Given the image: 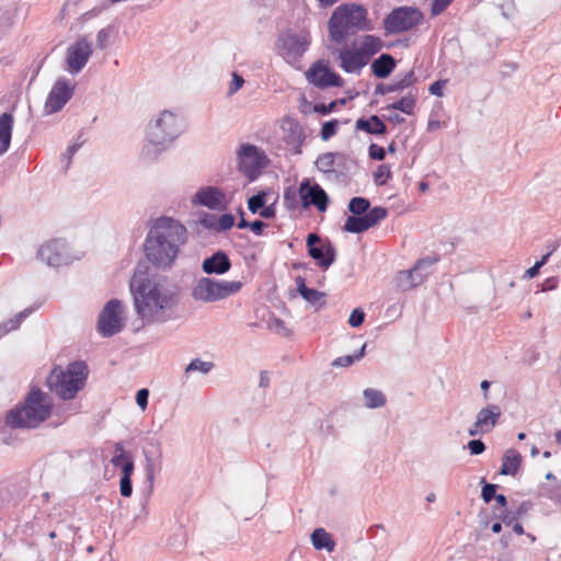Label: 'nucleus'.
Instances as JSON below:
<instances>
[{"instance_id": "f257e3e1", "label": "nucleus", "mask_w": 561, "mask_h": 561, "mask_svg": "<svg viewBox=\"0 0 561 561\" xmlns=\"http://www.w3.org/2000/svg\"><path fill=\"white\" fill-rule=\"evenodd\" d=\"M136 312L146 323L163 321L164 311L173 305L172 295L147 273L137 271L129 284Z\"/></svg>"}, {"instance_id": "f03ea898", "label": "nucleus", "mask_w": 561, "mask_h": 561, "mask_svg": "<svg viewBox=\"0 0 561 561\" xmlns=\"http://www.w3.org/2000/svg\"><path fill=\"white\" fill-rule=\"evenodd\" d=\"M53 411L49 397L41 389H32L24 402L7 414L5 423L13 428H34L46 421Z\"/></svg>"}, {"instance_id": "7ed1b4c3", "label": "nucleus", "mask_w": 561, "mask_h": 561, "mask_svg": "<svg viewBox=\"0 0 561 561\" xmlns=\"http://www.w3.org/2000/svg\"><path fill=\"white\" fill-rule=\"evenodd\" d=\"M328 28L331 39L341 44L350 34L357 31H370L371 24L367 19V10L363 5L343 3L333 11L328 22Z\"/></svg>"}, {"instance_id": "20e7f679", "label": "nucleus", "mask_w": 561, "mask_h": 561, "mask_svg": "<svg viewBox=\"0 0 561 561\" xmlns=\"http://www.w3.org/2000/svg\"><path fill=\"white\" fill-rule=\"evenodd\" d=\"M382 41L375 35H363L339 51L340 67L347 73H359L373 56L382 49Z\"/></svg>"}, {"instance_id": "39448f33", "label": "nucleus", "mask_w": 561, "mask_h": 561, "mask_svg": "<svg viewBox=\"0 0 561 561\" xmlns=\"http://www.w3.org/2000/svg\"><path fill=\"white\" fill-rule=\"evenodd\" d=\"M88 374V366L83 362H75L66 369L54 368L47 378V385L62 400H70L84 387Z\"/></svg>"}, {"instance_id": "423d86ee", "label": "nucleus", "mask_w": 561, "mask_h": 561, "mask_svg": "<svg viewBox=\"0 0 561 561\" xmlns=\"http://www.w3.org/2000/svg\"><path fill=\"white\" fill-rule=\"evenodd\" d=\"M243 287L240 280H215L208 277L201 278L192 290L196 300L214 302L238 294Z\"/></svg>"}, {"instance_id": "0eeeda50", "label": "nucleus", "mask_w": 561, "mask_h": 561, "mask_svg": "<svg viewBox=\"0 0 561 561\" xmlns=\"http://www.w3.org/2000/svg\"><path fill=\"white\" fill-rule=\"evenodd\" d=\"M147 238L153 239L152 251L159 247L160 241H164L170 247H181L186 242L187 231L186 228L170 217H161L156 220L150 229Z\"/></svg>"}, {"instance_id": "6e6552de", "label": "nucleus", "mask_w": 561, "mask_h": 561, "mask_svg": "<svg viewBox=\"0 0 561 561\" xmlns=\"http://www.w3.org/2000/svg\"><path fill=\"white\" fill-rule=\"evenodd\" d=\"M239 170L250 181L255 180L268 160L263 150L250 144H242L238 150Z\"/></svg>"}, {"instance_id": "1a4fd4ad", "label": "nucleus", "mask_w": 561, "mask_h": 561, "mask_svg": "<svg viewBox=\"0 0 561 561\" xmlns=\"http://www.w3.org/2000/svg\"><path fill=\"white\" fill-rule=\"evenodd\" d=\"M423 18V13L419 9L401 7L388 14L383 26L388 34H399L421 24Z\"/></svg>"}, {"instance_id": "9d476101", "label": "nucleus", "mask_w": 561, "mask_h": 561, "mask_svg": "<svg viewBox=\"0 0 561 561\" xmlns=\"http://www.w3.org/2000/svg\"><path fill=\"white\" fill-rule=\"evenodd\" d=\"M181 131V123L175 114L163 111L148 128L147 137L153 145H162L174 139Z\"/></svg>"}, {"instance_id": "9b49d317", "label": "nucleus", "mask_w": 561, "mask_h": 561, "mask_svg": "<svg viewBox=\"0 0 561 561\" xmlns=\"http://www.w3.org/2000/svg\"><path fill=\"white\" fill-rule=\"evenodd\" d=\"M123 308L118 300H110L99 317L98 328L104 336H112L123 327Z\"/></svg>"}, {"instance_id": "f8f14e48", "label": "nucleus", "mask_w": 561, "mask_h": 561, "mask_svg": "<svg viewBox=\"0 0 561 561\" xmlns=\"http://www.w3.org/2000/svg\"><path fill=\"white\" fill-rule=\"evenodd\" d=\"M306 77L310 83L320 89H327L330 87L341 88L344 84L342 77L332 71L322 60L314 62L306 72Z\"/></svg>"}, {"instance_id": "ddd939ff", "label": "nucleus", "mask_w": 561, "mask_h": 561, "mask_svg": "<svg viewBox=\"0 0 561 561\" xmlns=\"http://www.w3.org/2000/svg\"><path fill=\"white\" fill-rule=\"evenodd\" d=\"M307 247L309 255L317 262L322 270L329 268L335 261V249L330 242L322 243L317 233H310L307 237Z\"/></svg>"}, {"instance_id": "4468645a", "label": "nucleus", "mask_w": 561, "mask_h": 561, "mask_svg": "<svg viewBox=\"0 0 561 561\" xmlns=\"http://www.w3.org/2000/svg\"><path fill=\"white\" fill-rule=\"evenodd\" d=\"M75 87L67 79H58L46 99L44 111L46 114L59 112L71 99Z\"/></svg>"}, {"instance_id": "2eb2a0df", "label": "nucleus", "mask_w": 561, "mask_h": 561, "mask_svg": "<svg viewBox=\"0 0 561 561\" xmlns=\"http://www.w3.org/2000/svg\"><path fill=\"white\" fill-rule=\"evenodd\" d=\"M153 239L147 238L145 251L148 260L157 266L169 267L174 262L179 253V247H170L164 241H160L159 247L152 252Z\"/></svg>"}, {"instance_id": "dca6fc26", "label": "nucleus", "mask_w": 561, "mask_h": 561, "mask_svg": "<svg viewBox=\"0 0 561 561\" xmlns=\"http://www.w3.org/2000/svg\"><path fill=\"white\" fill-rule=\"evenodd\" d=\"M92 54V45L85 38H79L69 46L67 51V65L70 72H79L87 65Z\"/></svg>"}, {"instance_id": "f3484780", "label": "nucleus", "mask_w": 561, "mask_h": 561, "mask_svg": "<svg viewBox=\"0 0 561 561\" xmlns=\"http://www.w3.org/2000/svg\"><path fill=\"white\" fill-rule=\"evenodd\" d=\"M299 195L304 208L312 205L319 211L327 210L329 197L319 184L310 185L308 181L302 182L299 186Z\"/></svg>"}, {"instance_id": "a211bd4d", "label": "nucleus", "mask_w": 561, "mask_h": 561, "mask_svg": "<svg viewBox=\"0 0 561 561\" xmlns=\"http://www.w3.org/2000/svg\"><path fill=\"white\" fill-rule=\"evenodd\" d=\"M501 416V409L499 405L491 404L486 408H483L477 414L476 422L468 430L470 436H477L479 434H484L491 432L496 425L499 419Z\"/></svg>"}, {"instance_id": "6ab92c4d", "label": "nucleus", "mask_w": 561, "mask_h": 561, "mask_svg": "<svg viewBox=\"0 0 561 561\" xmlns=\"http://www.w3.org/2000/svg\"><path fill=\"white\" fill-rule=\"evenodd\" d=\"M67 256V245L61 240H50L38 250V257L49 266L61 265Z\"/></svg>"}, {"instance_id": "aec40b11", "label": "nucleus", "mask_w": 561, "mask_h": 561, "mask_svg": "<svg viewBox=\"0 0 561 561\" xmlns=\"http://www.w3.org/2000/svg\"><path fill=\"white\" fill-rule=\"evenodd\" d=\"M193 203L206 206L210 209L222 210L227 207L228 201L221 190L207 186L194 195Z\"/></svg>"}, {"instance_id": "412c9836", "label": "nucleus", "mask_w": 561, "mask_h": 561, "mask_svg": "<svg viewBox=\"0 0 561 561\" xmlns=\"http://www.w3.org/2000/svg\"><path fill=\"white\" fill-rule=\"evenodd\" d=\"M310 45V35L288 34L283 38V49L287 58L297 59L301 57Z\"/></svg>"}, {"instance_id": "4be33fe9", "label": "nucleus", "mask_w": 561, "mask_h": 561, "mask_svg": "<svg viewBox=\"0 0 561 561\" xmlns=\"http://www.w3.org/2000/svg\"><path fill=\"white\" fill-rule=\"evenodd\" d=\"M202 267L206 274L221 275L230 270L231 262L225 252L217 251L211 256L203 261Z\"/></svg>"}, {"instance_id": "5701e85b", "label": "nucleus", "mask_w": 561, "mask_h": 561, "mask_svg": "<svg viewBox=\"0 0 561 561\" xmlns=\"http://www.w3.org/2000/svg\"><path fill=\"white\" fill-rule=\"evenodd\" d=\"M280 127L287 144H300L304 140V128L297 119L284 117Z\"/></svg>"}, {"instance_id": "b1692460", "label": "nucleus", "mask_w": 561, "mask_h": 561, "mask_svg": "<svg viewBox=\"0 0 561 561\" xmlns=\"http://www.w3.org/2000/svg\"><path fill=\"white\" fill-rule=\"evenodd\" d=\"M522 455L516 449H507L502 458L500 473L504 476H515L522 466Z\"/></svg>"}, {"instance_id": "393cba45", "label": "nucleus", "mask_w": 561, "mask_h": 561, "mask_svg": "<svg viewBox=\"0 0 561 561\" xmlns=\"http://www.w3.org/2000/svg\"><path fill=\"white\" fill-rule=\"evenodd\" d=\"M14 125V117L10 113L0 115V156L8 151Z\"/></svg>"}, {"instance_id": "a878e982", "label": "nucleus", "mask_w": 561, "mask_h": 561, "mask_svg": "<svg viewBox=\"0 0 561 561\" xmlns=\"http://www.w3.org/2000/svg\"><path fill=\"white\" fill-rule=\"evenodd\" d=\"M424 264V261H420L414 268L409 271H402L397 276V286L402 290H409L417 286L423 282V276L415 277L414 275Z\"/></svg>"}, {"instance_id": "bb28decb", "label": "nucleus", "mask_w": 561, "mask_h": 561, "mask_svg": "<svg viewBox=\"0 0 561 561\" xmlns=\"http://www.w3.org/2000/svg\"><path fill=\"white\" fill-rule=\"evenodd\" d=\"M355 127L370 135H385L387 133L386 124L377 115H371L367 119L358 118Z\"/></svg>"}, {"instance_id": "cd10ccee", "label": "nucleus", "mask_w": 561, "mask_h": 561, "mask_svg": "<svg viewBox=\"0 0 561 561\" xmlns=\"http://www.w3.org/2000/svg\"><path fill=\"white\" fill-rule=\"evenodd\" d=\"M396 68V60L389 54H382L371 64L373 73L380 79L387 78Z\"/></svg>"}, {"instance_id": "c85d7f7f", "label": "nucleus", "mask_w": 561, "mask_h": 561, "mask_svg": "<svg viewBox=\"0 0 561 561\" xmlns=\"http://www.w3.org/2000/svg\"><path fill=\"white\" fill-rule=\"evenodd\" d=\"M343 160V156L335 152H324L316 160V167L323 173L334 172L337 161Z\"/></svg>"}, {"instance_id": "c756f323", "label": "nucleus", "mask_w": 561, "mask_h": 561, "mask_svg": "<svg viewBox=\"0 0 561 561\" xmlns=\"http://www.w3.org/2000/svg\"><path fill=\"white\" fill-rule=\"evenodd\" d=\"M311 541L317 550L325 549L329 552L334 550L335 542L332 536L323 528H317L311 535Z\"/></svg>"}, {"instance_id": "7c9ffc66", "label": "nucleus", "mask_w": 561, "mask_h": 561, "mask_svg": "<svg viewBox=\"0 0 561 561\" xmlns=\"http://www.w3.org/2000/svg\"><path fill=\"white\" fill-rule=\"evenodd\" d=\"M370 227L366 215L350 216L345 220L344 229L348 232L360 233L368 230Z\"/></svg>"}, {"instance_id": "2f4dec72", "label": "nucleus", "mask_w": 561, "mask_h": 561, "mask_svg": "<svg viewBox=\"0 0 561 561\" xmlns=\"http://www.w3.org/2000/svg\"><path fill=\"white\" fill-rule=\"evenodd\" d=\"M296 285L298 288L299 294L304 299H306L309 302L316 304L318 302L322 297L323 294L306 286L305 278L298 276L296 278Z\"/></svg>"}, {"instance_id": "473e14b6", "label": "nucleus", "mask_w": 561, "mask_h": 561, "mask_svg": "<svg viewBox=\"0 0 561 561\" xmlns=\"http://www.w3.org/2000/svg\"><path fill=\"white\" fill-rule=\"evenodd\" d=\"M415 82H416V77L414 75V71L410 70L397 82L386 85L382 92L390 93V92L401 91V90H404L405 88L413 85Z\"/></svg>"}, {"instance_id": "72a5a7b5", "label": "nucleus", "mask_w": 561, "mask_h": 561, "mask_svg": "<svg viewBox=\"0 0 561 561\" xmlns=\"http://www.w3.org/2000/svg\"><path fill=\"white\" fill-rule=\"evenodd\" d=\"M363 394L365 398L366 407L369 409L380 408L386 404V397L379 390L369 388L364 390Z\"/></svg>"}, {"instance_id": "f704fd0d", "label": "nucleus", "mask_w": 561, "mask_h": 561, "mask_svg": "<svg viewBox=\"0 0 561 561\" xmlns=\"http://www.w3.org/2000/svg\"><path fill=\"white\" fill-rule=\"evenodd\" d=\"M416 96L415 94L409 93L408 95L401 98L399 101L389 104L387 107L392 110L401 111L405 114H412L415 107Z\"/></svg>"}, {"instance_id": "c9c22d12", "label": "nucleus", "mask_w": 561, "mask_h": 561, "mask_svg": "<svg viewBox=\"0 0 561 561\" xmlns=\"http://www.w3.org/2000/svg\"><path fill=\"white\" fill-rule=\"evenodd\" d=\"M369 201L364 197H353L350 201L348 209L351 213H353L355 216H362L367 214L369 209Z\"/></svg>"}, {"instance_id": "e433bc0d", "label": "nucleus", "mask_w": 561, "mask_h": 561, "mask_svg": "<svg viewBox=\"0 0 561 561\" xmlns=\"http://www.w3.org/2000/svg\"><path fill=\"white\" fill-rule=\"evenodd\" d=\"M392 173L390 167L386 164H380L377 167L374 172V181L377 185H385L388 180L391 178Z\"/></svg>"}, {"instance_id": "4c0bfd02", "label": "nucleus", "mask_w": 561, "mask_h": 561, "mask_svg": "<svg viewBox=\"0 0 561 561\" xmlns=\"http://www.w3.org/2000/svg\"><path fill=\"white\" fill-rule=\"evenodd\" d=\"M265 197H266V193L265 192H260L256 195H253L248 201V208H249V210L252 214L259 213L263 208L265 203H266Z\"/></svg>"}, {"instance_id": "58836bf2", "label": "nucleus", "mask_w": 561, "mask_h": 561, "mask_svg": "<svg viewBox=\"0 0 561 561\" xmlns=\"http://www.w3.org/2000/svg\"><path fill=\"white\" fill-rule=\"evenodd\" d=\"M130 458L131 457L125 451L122 443H116L114 456L111 460L112 465L116 468L122 467L124 461H126V459H130Z\"/></svg>"}, {"instance_id": "ea45409f", "label": "nucleus", "mask_w": 561, "mask_h": 561, "mask_svg": "<svg viewBox=\"0 0 561 561\" xmlns=\"http://www.w3.org/2000/svg\"><path fill=\"white\" fill-rule=\"evenodd\" d=\"M387 209L382 207H374L369 211H367L366 217L368 219V222L370 227H374L377 225L380 220L385 219L387 217Z\"/></svg>"}, {"instance_id": "a19ab883", "label": "nucleus", "mask_w": 561, "mask_h": 561, "mask_svg": "<svg viewBox=\"0 0 561 561\" xmlns=\"http://www.w3.org/2000/svg\"><path fill=\"white\" fill-rule=\"evenodd\" d=\"M27 316V312L26 311H23V312H20L15 318L13 319H10L8 322H5L3 324L2 328H0V330L3 332V333H7L11 330H15L20 327L21 322L23 321V319Z\"/></svg>"}, {"instance_id": "79ce46f5", "label": "nucleus", "mask_w": 561, "mask_h": 561, "mask_svg": "<svg viewBox=\"0 0 561 561\" xmlns=\"http://www.w3.org/2000/svg\"><path fill=\"white\" fill-rule=\"evenodd\" d=\"M211 367H213V364L209 362H202L199 359H194L188 364L185 371L190 373V371L199 370L202 373H208L211 369Z\"/></svg>"}, {"instance_id": "37998d69", "label": "nucleus", "mask_w": 561, "mask_h": 561, "mask_svg": "<svg viewBox=\"0 0 561 561\" xmlns=\"http://www.w3.org/2000/svg\"><path fill=\"white\" fill-rule=\"evenodd\" d=\"M337 122L335 119L329 121L322 125L321 128V138L323 140H329L336 134Z\"/></svg>"}, {"instance_id": "c03bdc74", "label": "nucleus", "mask_w": 561, "mask_h": 561, "mask_svg": "<svg viewBox=\"0 0 561 561\" xmlns=\"http://www.w3.org/2000/svg\"><path fill=\"white\" fill-rule=\"evenodd\" d=\"M454 0H434L431 7V15L437 16L442 14Z\"/></svg>"}, {"instance_id": "a18cd8bd", "label": "nucleus", "mask_w": 561, "mask_h": 561, "mask_svg": "<svg viewBox=\"0 0 561 561\" xmlns=\"http://www.w3.org/2000/svg\"><path fill=\"white\" fill-rule=\"evenodd\" d=\"M234 225V217L231 214H224L217 221V230L226 231Z\"/></svg>"}, {"instance_id": "49530a36", "label": "nucleus", "mask_w": 561, "mask_h": 561, "mask_svg": "<svg viewBox=\"0 0 561 561\" xmlns=\"http://www.w3.org/2000/svg\"><path fill=\"white\" fill-rule=\"evenodd\" d=\"M119 492L122 496L129 497L133 493L131 478L121 477L119 480Z\"/></svg>"}, {"instance_id": "de8ad7c7", "label": "nucleus", "mask_w": 561, "mask_h": 561, "mask_svg": "<svg viewBox=\"0 0 561 561\" xmlns=\"http://www.w3.org/2000/svg\"><path fill=\"white\" fill-rule=\"evenodd\" d=\"M365 319V313L360 309H354L348 318V323L353 328L359 327Z\"/></svg>"}, {"instance_id": "09e8293b", "label": "nucleus", "mask_w": 561, "mask_h": 561, "mask_svg": "<svg viewBox=\"0 0 561 561\" xmlns=\"http://www.w3.org/2000/svg\"><path fill=\"white\" fill-rule=\"evenodd\" d=\"M368 152H369V157L374 160L381 161L386 157V150L376 144H371L369 146Z\"/></svg>"}, {"instance_id": "8fccbe9b", "label": "nucleus", "mask_w": 561, "mask_h": 561, "mask_svg": "<svg viewBox=\"0 0 561 561\" xmlns=\"http://www.w3.org/2000/svg\"><path fill=\"white\" fill-rule=\"evenodd\" d=\"M496 485L488 483L482 488V499L489 503L495 497Z\"/></svg>"}, {"instance_id": "3c124183", "label": "nucleus", "mask_w": 561, "mask_h": 561, "mask_svg": "<svg viewBox=\"0 0 561 561\" xmlns=\"http://www.w3.org/2000/svg\"><path fill=\"white\" fill-rule=\"evenodd\" d=\"M243 83H244L243 78L241 76H239L237 72H233L228 93L229 94L236 93L239 89L242 88Z\"/></svg>"}, {"instance_id": "603ef678", "label": "nucleus", "mask_w": 561, "mask_h": 561, "mask_svg": "<svg viewBox=\"0 0 561 561\" xmlns=\"http://www.w3.org/2000/svg\"><path fill=\"white\" fill-rule=\"evenodd\" d=\"M468 447L470 449V453L472 455H479V454H482L485 449V445L482 440H479V439H473V440H470L469 444H468Z\"/></svg>"}, {"instance_id": "864d4df0", "label": "nucleus", "mask_w": 561, "mask_h": 561, "mask_svg": "<svg viewBox=\"0 0 561 561\" xmlns=\"http://www.w3.org/2000/svg\"><path fill=\"white\" fill-rule=\"evenodd\" d=\"M148 396L149 391L147 389L138 390L136 394V402L142 410H145L148 404Z\"/></svg>"}, {"instance_id": "5fc2aeb1", "label": "nucleus", "mask_w": 561, "mask_h": 561, "mask_svg": "<svg viewBox=\"0 0 561 561\" xmlns=\"http://www.w3.org/2000/svg\"><path fill=\"white\" fill-rule=\"evenodd\" d=\"M121 468L123 477L131 478L135 469L133 459H126V461H124Z\"/></svg>"}, {"instance_id": "6e6d98bb", "label": "nucleus", "mask_w": 561, "mask_h": 561, "mask_svg": "<svg viewBox=\"0 0 561 561\" xmlns=\"http://www.w3.org/2000/svg\"><path fill=\"white\" fill-rule=\"evenodd\" d=\"M447 81H442V80H438V81H435L434 83H432L430 85V93L433 94V95H436V96H442L443 95V88L444 85L446 84Z\"/></svg>"}, {"instance_id": "4d7b16f0", "label": "nucleus", "mask_w": 561, "mask_h": 561, "mask_svg": "<svg viewBox=\"0 0 561 561\" xmlns=\"http://www.w3.org/2000/svg\"><path fill=\"white\" fill-rule=\"evenodd\" d=\"M353 363H354V357L353 356H342V357H337L333 362V365L334 366H340V367H347V366L352 365Z\"/></svg>"}, {"instance_id": "13d9d810", "label": "nucleus", "mask_w": 561, "mask_h": 561, "mask_svg": "<svg viewBox=\"0 0 561 561\" xmlns=\"http://www.w3.org/2000/svg\"><path fill=\"white\" fill-rule=\"evenodd\" d=\"M260 216L266 219L273 218L276 214L274 205L263 206L259 211Z\"/></svg>"}, {"instance_id": "bf43d9fd", "label": "nucleus", "mask_w": 561, "mask_h": 561, "mask_svg": "<svg viewBox=\"0 0 561 561\" xmlns=\"http://www.w3.org/2000/svg\"><path fill=\"white\" fill-rule=\"evenodd\" d=\"M266 227V224L261 220H255L250 224V229L257 236L262 234L263 229Z\"/></svg>"}, {"instance_id": "052dcab7", "label": "nucleus", "mask_w": 561, "mask_h": 561, "mask_svg": "<svg viewBox=\"0 0 561 561\" xmlns=\"http://www.w3.org/2000/svg\"><path fill=\"white\" fill-rule=\"evenodd\" d=\"M539 270H540V264H538L536 262L534 266H531L530 268H528L525 272V277L526 278H534V277H536L538 275V273H539Z\"/></svg>"}, {"instance_id": "680f3d73", "label": "nucleus", "mask_w": 561, "mask_h": 561, "mask_svg": "<svg viewBox=\"0 0 561 561\" xmlns=\"http://www.w3.org/2000/svg\"><path fill=\"white\" fill-rule=\"evenodd\" d=\"M107 42V33L104 30H101L98 33V44L100 48H105Z\"/></svg>"}, {"instance_id": "e2e57ef3", "label": "nucleus", "mask_w": 561, "mask_h": 561, "mask_svg": "<svg viewBox=\"0 0 561 561\" xmlns=\"http://www.w3.org/2000/svg\"><path fill=\"white\" fill-rule=\"evenodd\" d=\"M335 106V103L332 102L329 104V106H325V105H321L320 107L317 106L316 110L319 111V112H322L323 114H327L329 112H331Z\"/></svg>"}, {"instance_id": "0e129e2a", "label": "nucleus", "mask_w": 561, "mask_h": 561, "mask_svg": "<svg viewBox=\"0 0 561 561\" xmlns=\"http://www.w3.org/2000/svg\"><path fill=\"white\" fill-rule=\"evenodd\" d=\"M494 499H495V501H496V503H497L499 505H501V506H503V507H504V506H506V504H507V500H506V496H505V495H503V494H497V495H495V497H494Z\"/></svg>"}, {"instance_id": "69168bd1", "label": "nucleus", "mask_w": 561, "mask_h": 561, "mask_svg": "<svg viewBox=\"0 0 561 561\" xmlns=\"http://www.w3.org/2000/svg\"><path fill=\"white\" fill-rule=\"evenodd\" d=\"M268 377L266 375V373H262L261 374V380H260V385L261 387H267L268 386Z\"/></svg>"}, {"instance_id": "338daca9", "label": "nucleus", "mask_w": 561, "mask_h": 561, "mask_svg": "<svg viewBox=\"0 0 561 561\" xmlns=\"http://www.w3.org/2000/svg\"><path fill=\"white\" fill-rule=\"evenodd\" d=\"M489 387H490V382L488 380H483L481 382V388L482 390L484 391V397L485 399L488 398V390H489Z\"/></svg>"}, {"instance_id": "774afa93", "label": "nucleus", "mask_w": 561, "mask_h": 561, "mask_svg": "<svg viewBox=\"0 0 561 561\" xmlns=\"http://www.w3.org/2000/svg\"><path fill=\"white\" fill-rule=\"evenodd\" d=\"M513 530L517 535H523L524 534V527L520 524H515L514 527H513Z\"/></svg>"}]
</instances>
